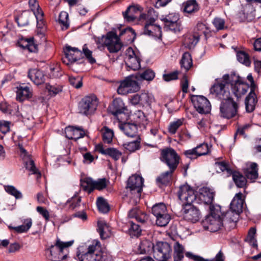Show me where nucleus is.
I'll return each mask as SVG.
<instances>
[{
    "mask_svg": "<svg viewBox=\"0 0 261 261\" xmlns=\"http://www.w3.org/2000/svg\"><path fill=\"white\" fill-rule=\"evenodd\" d=\"M140 89V85L133 76H128L121 81L117 89V92L121 95H126L129 93L138 91Z\"/></svg>",
    "mask_w": 261,
    "mask_h": 261,
    "instance_id": "ddd939ff",
    "label": "nucleus"
},
{
    "mask_svg": "<svg viewBox=\"0 0 261 261\" xmlns=\"http://www.w3.org/2000/svg\"><path fill=\"white\" fill-rule=\"evenodd\" d=\"M238 105L231 97L228 99L223 100L220 107V115L228 119L235 117L238 113Z\"/></svg>",
    "mask_w": 261,
    "mask_h": 261,
    "instance_id": "9d476101",
    "label": "nucleus"
},
{
    "mask_svg": "<svg viewBox=\"0 0 261 261\" xmlns=\"http://www.w3.org/2000/svg\"><path fill=\"white\" fill-rule=\"evenodd\" d=\"M215 166L217 169V172L226 171L228 176L231 175L233 173L232 170L229 168L228 164L225 162H216Z\"/></svg>",
    "mask_w": 261,
    "mask_h": 261,
    "instance_id": "79ce46f5",
    "label": "nucleus"
},
{
    "mask_svg": "<svg viewBox=\"0 0 261 261\" xmlns=\"http://www.w3.org/2000/svg\"><path fill=\"white\" fill-rule=\"evenodd\" d=\"M23 47L28 49L30 52L38 51V45L35 43L33 38L26 39Z\"/></svg>",
    "mask_w": 261,
    "mask_h": 261,
    "instance_id": "4d7b16f0",
    "label": "nucleus"
},
{
    "mask_svg": "<svg viewBox=\"0 0 261 261\" xmlns=\"http://www.w3.org/2000/svg\"><path fill=\"white\" fill-rule=\"evenodd\" d=\"M80 251L77 256L80 261H112V256L102 251L101 244L97 240L81 247Z\"/></svg>",
    "mask_w": 261,
    "mask_h": 261,
    "instance_id": "f257e3e1",
    "label": "nucleus"
},
{
    "mask_svg": "<svg viewBox=\"0 0 261 261\" xmlns=\"http://www.w3.org/2000/svg\"><path fill=\"white\" fill-rule=\"evenodd\" d=\"M197 261H224V256L222 252L220 250L219 252L216 254L215 257L211 259H204L201 256L197 255L196 257Z\"/></svg>",
    "mask_w": 261,
    "mask_h": 261,
    "instance_id": "680f3d73",
    "label": "nucleus"
},
{
    "mask_svg": "<svg viewBox=\"0 0 261 261\" xmlns=\"http://www.w3.org/2000/svg\"><path fill=\"white\" fill-rule=\"evenodd\" d=\"M16 88V99L17 100L23 101L25 99L32 97V91L30 87L22 84V85L17 87Z\"/></svg>",
    "mask_w": 261,
    "mask_h": 261,
    "instance_id": "a878e982",
    "label": "nucleus"
},
{
    "mask_svg": "<svg viewBox=\"0 0 261 261\" xmlns=\"http://www.w3.org/2000/svg\"><path fill=\"white\" fill-rule=\"evenodd\" d=\"M153 250L154 257L159 261H167L171 257L172 248L167 242H157Z\"/></svg>",
    "mask_w": 261,
    "mask_h": 261,
    "instance_id": "1a4fd4ad",
    "label": "nucleus"
},
{
    "mask_svg": "<svg viewBox=\"0 0 261 261\" xmlns=\"http://www.w3.org/2000/svg\"><path fill=\"white\" fill-rule=\"evenodd\" d=\"M174 261H182L184 257V247L178 242L174 243Z\"/></svg>",
    "mask_w": 261,
    "mask_h": 261,
    "instance_id": "473e14b6",
    "label": "nucleus"
},
{
    "mask_svg": "<svg viewBox=\"0 0 261 261\" xmlns=\"http://www.w3.org/2000/svg\"><path fill=\"white\" fill-rule=\"evenodd\" d=\"M141 12V7L138 5L129 6L126 10L123 13V15L125 20L127 21L132 22L134 21L140 15L141 18H145V14L140 15Z\"/></svg>",
    "mask_w": 261,
    "mask_h": 261,
    "instance_id": "412c9836",
    "label": "nucleus"
},
{
    "mask_svg": "<svg viewBox=\"0 0 261 261\" xmlns=\"http://www.w3.org/2000/svg\"><path fill=\"white\" fill-rule=\"evenodd\" d=\"M109 109L111 113L115 116L124 113L126 108L123 100L120 98L114 99L112 105L109 107Z\"/></svg>",
    "mask_w": 261,
    "mask_h": 261,
    "instance_id": "c85d7f7f",
    "label": "nucleus"
},
{
    "mask_svg": "<svg viewBox=\"0 0 261 261\" xmlns=\"http://www.w3.org/2000/svg\"><path fill=\"white\" fill-rule=\"evenodd\" d=\"M183 12L186 16L190 15L195 12L196 9V0H188L182 4Z\"/></svg>",
    "mask_w": 261,
    "mask_h": 261,
    "instance_id": "e433bc0d",
    "label": "nucleus"
},
{
    "mask_svg": "<svg viewBox=\"0 0 261 261\" xmlns=\"http://www.w3.org/2000/svg\"><path fill=\"white\" fill-rule=\"evenodd\" d=\"M46 89L50 95H56L62 91V86L59 85H51L49 84H46Z\"/></svg>",
    "mask_w": 261,
    "mask_h": 261,
    "instance_id": "8fccbe9b",
    "label": "nucleus"
},
{
    "mask_svg": "<svg viewBox=\"0 0 261 261\" xmlns=\"http://www.w3.org/2000/svg\"><path fill=\"white\" fill-rule=\"evenodd\" d=\"M245 201L241 193L236 194L230 204V210L234 212L241 213L243 211Z\"/></svg>",
    "mask_w": 261,
    "mask_h": 261,
    "instance_id": "393cba45",
    "label": "nucleus"
},
{
    "mask_svg": "<svg viewBox=\"0 0 261 261\" xmlns=\"http://www.w3.org/2000/svg\"><path fill=\"white\" fill-rule=\"evenodd\" d=\"M197 112L200 114H208L211 110V105L209 100L204 96L197 95Z\"/></svg>",
    "mask_w": 261,
    "mask_h": 261,
    "instance_id": "5701e85b",
    "label": "nucleus"
},
{
    "mask_svg": "<svg viewBox=\"0 0 261 261\" xmlns=\"http://www.w3.org/2000/svg\"><path fill=\"white\" fill-rule=\"evenodd\" d=\"M104 43L111 53L119 51L122 46L119 37L113 32H109L107 34Z\"/></svg>",
    "mask_w": 261,
    "mask_h": 261,
    "instance_id": "dca6fc26",
    "label": "nucleus"
},
{
    "mask_svg": "<svg viewBox=\"0 0 261 261\" xmlns=\"http://www.w3.org/2000/svg\"><path fill=\"white\" fill-rule=\"evenodd\" d=\"M97 105V99L95 95L85 96L79 103V112L87 116L90 115L95 111Z\"/></svg>",
    "mask_w": 261,
    "mask_h": 261,
    "instance_id": "9b49d317",
    "label": "nucleus"
},
{
    "mask_svg": "<svg viewBox=\"0 0 261 261\" xmlns=\"http://www.w3.org/2000/svg\"><path fill=\"white\" fill-rule=\"evenodd\" d=\"M139 140L140 138L139 137H137L135 140L124 143L123 146L129 151L134 152L140 147V142Z\"/></svg>",
    "mask_w": 261,
    "mask_h": 261,
    "instance_id": "de8ad7c7",
    "label": "nucleus"
},
{
    "mask_svg": "<svg viewBox=\"0 0 261 261\" xmlns=\"http://www.w3.org/2000/svg\"><path fill=\"white\" fill-rule=\"evenodd\" d=\"M97 206L99 211L102 213H107L109 211V205L103 197H99L97 199Z\"/></svg>",
    "mask_w": 261,
    "mask_h": 261,
    "instance_id": "c03bdc74",
    "label": "nucleus"
},
{
    "mask_svg": "<svg viewBox=\"0 0 261 261\" xmlns=\"http://www.w3.org/2000/svg\"><path fill=\"white\" fill-rule=\"evenodd\" d=\"M155 76V73L150 69H147L140 74V77L144 80L152 81Z\"/></svg>",
    "mask_w": 261,
    "mask_h": 261,
    "instance_id": "13d9d810",
    "label": "nucleus"
},
{
    "mask_svg": "<svg viewBox=\"0 0 261 261\" xmlns=\"http://www.w3.org/2000/svg\"><path fill=\"white\" fill-rule=\"evenodd\" d=\"M5 190L10 195L13 196L16 199H21L22 197L21 193L13 186H5Z\"/></svg>",
    "mask_w": 261,
    "mask_h": 261,
    "instance_id": "09e8293b",
    "label": "nucleus"
},
{
    "mask_svg": "<svg viewBox=\"0 0 261 261\" xmlns=\"http://www.w3.org/2000/svg\"><path fill=\"white\" fill-rule=\"evenodd\" d=\"M70 84L76 88H79L82 86V80L81 77L77 76L76 77L70 76L69 77Z\"/></svg>",
    "mask_w": 261,
    "mask_h": 261,
    "instance_id": "e2e57ef3",
    "label": "nucleus"
},
{
    "mask_svg": "<svg viewBox=\"0 0 261 261\" xmlns=\"http://www.w3.org/2000/svg\"><path fill=\"white\" fill-rule=\"evenodd\" d=\"M73 241L64 242L58 239L55 245L51 246L50 253L51 260L53 261H61L64 259L67 254L64 253V250L71 246Z\"/></svg>",
    "mask_w": 261,
    "mask_h": 261,
    "instance_id": "6e6552de",
    "label": "nucleus"
},
{
    "mask_svg": "<svg viewBox=\"0 0 261 261\" xmlns=\"http://www.w3.org/2000/svg\"><path fill=\"white\" fill-rule=\"evenodd\" d=\"M98 230L101 239H106L111 235L110 227L105 222H98Z\"/></svg>",
    "mask_w": 261,
    "mask_h": 261,
    "instance_id": "7c9ffc66",
    "label": "nucleus"
},
{
    "mask_svg": "<svg viewBox=\"0 0 261 261\" xmlns=\"http://www.w3.org/2000/svg\"><path fill=\"white\" fill-rule=\"evenodd\" d=\"M32 225V221L31 218H28L24 220L23 224L16 227L9 226L10 229L14 230L15 232L21 233L27 232L31 228Z\"/></svg>",
    "mask_w": 261,
    "mask_h": 261,
    "instance_id": "72a5a7b5",
    "label": "nucleus"
},
{
    "mask_svg": "<svg viewBox=\"0 0 261 261\" xmlns=\"http://www.w3.org/2000/svg\"><path fill=\"white\" fill-rule=\"evenodd\" d=\"M240 213L234 212L232 210L222 213V218L224 222H237L239 219Z\"/></svg>",
    "mask_w": 261,
    "mask_h": 261,
    "instance_id": "4c0bfd02",
    "label": "nucleus"
},
{
    "mask_svg": "<svg viewBox=\"0 0 261 261\" xmlns=\"http://www.w3.org/2000/svg\"><path fill=\"white\" fill-rule=\"evenodd\" d=\"M133 118L136 123L142 125L147 124V119L144 113L141 111H138L133 115Z\"/></svg>",
    "mask_w": 261,
    "mask_h": 261,
    "instance_id": "a18cd8bd",
    "label": "nucleus"
},
{
    "mask_svg": "<svg viewBox=\"0 0 261 261\" xmlns=\"http://www.w3.org/2000/svg\"><path fill=\"white\" fill-rule=\"evenodd\" d=\"M10 122L5 120H0V132L6 134L10 130Z\"/></svg>",
    "mask_w": 261,
    "mask_h": 261,
    "instance_id": "338daca9",
    "label": "nucleus"
},
{
    "mask_svg": "<svg viewBox=\"0 0 261 261\" xmlns=\"http://www.w3.org/2000/svg\"><path fill=\"white\" fill-rule=\"evenodd\" d=\"M102 135V139L105 143H110L112 142L114 136L113 131L107 126H104L101 129Z\"/></svg>",
    "mask_w": 261,
    "mask_h": 261,
    "instance_id": "37998d69",
    "label": "nucleus"
},
{
    "mask_svg": "<svg viewBox=\"0 0 261 261\" xmlns=\"http://www.w3.org/2000/svg\"><path fill=\"white\" fill-rule=\"evenodd\" d=\"M228 86V80H225L223 76L221 79H216L210 89V94L219 100L228 99L230 97Z\"/></svg>",
    "mask_w": 261,
    "mask_h": 261,
    "instance_id": "20e7f679",
    "label": "nucleus"
},
{
    "mask_svg": "<svg viewBox=\"0 0 261 261\" xmlns=\"http://www.w3.org/2000/svg\"><path fill=\"white\" fill-rule=\"evenodd\" d=\"M178 198L185 204L193 203L196 200V193L194 190L187 184L183 185L179 187L177 192Z\"/></svg>",
    "mask_w": 261,
    "mask_h": 261,
    "instance_id": "f3484780",
    "label": "nucleus"
},
{
    "mask_svg": "<svg viewBox=\"0 0 261 261\" xmlns=\"http://www.w3.org/2000/svg\"><path fill=\"white\" fill-rule=\"evenodd\" d=\"M180 64L181 68H184L186 71L190 69L192 66L193 62L191 55L189 53L186 52L182 55Z\"/></svg>",
    "mask_w": 261,
    "mask_h": 261,
    "instance_id": "c9c22d12",
    "label": "nucleus"
},
{
    "mask_svg": "<svg viewBox=\"0 0 261 261\" xmlns=\"http://www.w3.org/2000/svg\"><path fill=\"white\" fill-rule=\"evenodd\" d=\"M28 77L37 85H40L45 81L44 73L42 71L37 69H30L28 72Z\"/></svg>",
    "mask_w": 261,
    "mask_h": 261,
    "instance_id": "bb28decb",
    "label": "nucleus"
},
{
    "mask_svg": "<svg viewBox=\"0 0 261 261\" xmlns=\"http://www.w3.org/2000/svg\"><path fill=\"white\" fill-rule=\"evenodd\" d=\"M152 213L156 218V224L160 227L166 226L171 217L167 212V207L163 203L154 205L152 207Z\"/></svg>",
    "mask_w": 261,
    "mask_h": 261,
    "instance_id": "0eeeda50",
    "label": "nucleus"
},
{
    "mask_svg": "<svg viewBox=\"0 0 261 261\" xmlns=\"http://www.w3.org/2000/svg\"><path fill=\"white\" fill-rule=\"evenodd\" d=\"M136 220L142 224L147 222L149 220V216L145 212L140 211L138 214V216Z\"/></svg>",
    "mask_w": 261,
    "mask_h": 261,
    "instance_id": "774afa93",
    "label": "nucleus"
},
{
    "mask_svg": "<svg viewBox=\"0 0 261 261\" xmlns=\"http://www.w3.org/2000/svg\"><path fill=\"white\" fill-rule=\"evenodd\" d=\"M161 20L164 23V28L174 33L179 32L181 30L179 21V14L175 12L169 13L167 15H162Z\"/></svg>",
    "mask_w": 261,
    "mask_h": 261,
    "instance_id": "f8f14e48",
    "label": "nucleus"
},
{
    "mask_svg": "<svg viewBox=\"0 0 261 261\" xmlns=\"http://www.w3.org/2000/svg\"><path fill=\"white\" fill-rule=\"evenodd\" d=\"M130 227L128 229L129 234L132 236L138 237L141 233L142 230L139 225L132 221L129 222Z\"/></svg>",
    "mask_w": 261,
    "mask_h": 261,
    "instance_id": "3c124183",
    "label": "nucleus"
},
{
    "mask_svg": "<svg viewBox=\"0 0 261 261\" xmlns=\"http://www.w3.org/2000/svg\"><path fill=\"white\" fill-rule=\"evenodd\" d=\"M236 56L237 60L240 63L246 66H250L251 61L249 55L246 52L243 50L236 51Z\"/></svg>",
    "mask_w": 261,
    "mask_h": 261,
    "instance_id": "ea45409f",
    "label": "nucleus"
},
{
    "mask_svg": "<svg viewBox=\"0 0 261 261\" xmlns=\"http://www.w3.org/2000/svg\"><path fill=\"white\" fill-rule=\"evenodd\" d=\"M212 208L213 209L208 210L209 214L202 220L200 224L205 230L216 232L223 226L222 213L220 205H216L215 207L212 206Z\"/></svg>",
    "mask_w": 261,
    "mask_h": 261,
    "instance_id": "f03ea898",
    "label": "nucleus"
},
{
    "mask_svg": "<svg viewBox=\"0 0 261 261\" xmlns=\"http://www.w3.org/2000/svg\"><path fill=\"white\" fill-rule=\"evenodd\" d=\"M257 102V96L255 90H250L249 93L246 96L245 100L246 110L247 112H253Z\"/></svg>",
    "mask_w": 261,
    "mask_h": 261,
    "instance_id": "cd10ccee",
    "label": "nucleus"
},
{
    "mask_svg": "<svg viewBox=\"0 0 261 261\" xmlns=\"http://www.w3.org/2000/svg\"><path fill=\"white\" fill-rule=\"evenodd\" d=\"M141 106H148L150 105L152 101V96L148 93H142L140 94Z\"/></svg>",
    "mask_w": 261,
    "mask_h": 261,
    "instance_id": "5fc2aeb1",
    "label": "nucleus"
},
{
    "mask_svg": "<svg viewBox=\"0 0 261 261\" xmlns=\"http://www.w3.org/2000/svg\"><path fill=\"white\" fill-rule=\"evenodd\" d=\"M215 196V192L212 189L208 187H203L199 189L197 192V203L204 205L208 208V210L212 208V206L215 207L216 205H219L214 203Z\"/></svg>",
    "mask_w": 261,
    "mask_h": 261,
    "instance_id": "39448f33",
    "label": "nucleus"
},
{
    "mask_svg": "<svg viewBox=\"0 0 261 261\" xmlns=\"http://www.w3.org/2000/svg\"><path fill=\"white\" fill-rule=\"evenodd\" d=\"M83 53L90 63H95L96 61L92 56V52L88 49L86 44L83 47Z\"/></svg>",
    "mask_w": 261,
    "mask_h": 261,
    "instance_id": "0e129e2a",
    "label": "nucleus"
},
{
    "mask_svg": "<svg viewBox=\"0 0 261 261\" xmlns=\"http://www.w3.org/2000/svg\"><path fill=\"white\" fill-rule=\"evenodd\" d=\"M209 152L208 145L206 143H202L197 145V157L205 155Z\"/></svg>",
    "mask_w": 261,
    "mask_h": 261,
    "instance_id": "052dcab7",
    "label": "nucleus"
},
{
    "mask_svg": "<svg viewBox=\"0 0 261 261\" xmlns=\"http://www.w3.org/2000/svg\"><path fill=\"white\" fill-rule=\"evenodd\" d=\"M231 175L232 179L238 187L243 188L246 185V179L242 174L238 172H233Z\"/></svg>",
    "mask_w": 261,
    "mask_h": 261,
    "instance_id": "a19ab883",
    "label": "nucleus"
},
{
    "mask_svg": "<svg viewBox=\"0 0 261 261\" xmlns=\"http://www.w3.org/2000/svg\"><path fill=\"white\" fill-rule=\"evenodd\" d=\"M95 150L102 154L111 156L115 161L118 160L122 155V153L117 149L114 148H105L101 144H97L95 146Z\"/></svg>",
    "mask_w": 261,
    "mask_h": 261,
    "instance_id": "4be33fe9",
    "label": "nucleus"
},
{
    "mask_svg": "<svg viewBox=\"0 0 261 261\" xmlns=\"http://www.w3.org/2000/svg\"><path fill=\"white\" fill-rule=\"evenodd\" d=\"M160 159L169 169L175 170L179 163L180 157L174 149L168 147L161 150Z\"/></svg>",
    "mask_w": 261,
    "mask_h": 261,
    "instance_id": "423d86ee",
    "label": "nucleus"
},
{
    "mask_svg": "<svg viewBox=\"0 0 261 261\" xmlns=\"http://www.w3.org/2000/svg\"><path fill=\"white\" fill-rule=\"evenodd\" d=\"M246 177L251 181H254L258 177L257 164L255 163L251 164L250 167L244 172Z\"/></svg>",
    "mask_w": 261,
    "mask_h": 261,
    "instance_id": "2f4dec72",
    "label": "nucleus"
},
{
    "mask_svg": "<svg viewBox=\"0 0 261 261\" xmlns=\"http://www.w3.org/2000/svg\"><path fill=\"white\" fill-rule=\"evenodd\" d=\"M81 186L83 189L91 193L94 190V180L90 177H86L81 180Z\"/></svg>",
    "mask_w": 261,
    "mask_h": 261,
    "instance_id": "58836bf2",
    "label": "nucleus"
},
{
    "mask_svg": "<svg viewBox=\"0 0 261 261\" xmlns=\"http://www.w3.org/2000/svg\"><path fill=\"white\" fill-rule=\"evenodd\" d=\"M59 22L61 25L62 30H66L69 28L68 14L67 12L62 11L60 13L59 18Z\"/></svg>",
    "mask_w": 261,
    "mask_h": 261,
    "instance_id": "49530a36",
    "label": "nucleus"
},
{
    "mask_svg": "<svg viewBox=\"0 0 261 261\" xmlns=\"http://www.w3.org/2000/svg\"><path fill=\"white\" fill-rule=\"evenodd\" d=\"M143 185V178L138 175H132L127 181L126 189H129L134 197L139 198L142 190Z\"/></svg>",
    "mask_w": 261,
    "mask_h": 261,
    "instance_id": "2eb2a0df",
    "label": "nucleus"
},
{
    "mask_svg": "<svg viewBox=\"0 0 261 261\" xmlns=\"http://www.w3.org/2000/svg\"><path fill=\"white\" fill-rule=\"evenodd\" d=\"M120 127L128 137L131 138L139 137L137 135L138 127L135 123H124L121 124Z\"/></svg>",
    "mask_w": 261,
    "mask_h": 261,
    "instance_id": "c756f323",
    "label": "nucleus"
},
{
    "mask_svg": "<svg viewBox=\"0 0 261 261\" xmlns=\"http://www.w3.org/2000/svg\"><path fill=\"white\" fill-rule=\"evenodd\" d=\"M193 203L185 204L184 205V214L187 215V216H191L193 215L195 217L196 209Z\"/></svg>",
    "mask_w": 261,
    "mask_h": 261,
    "instance_id": "bf43d9fd",
    "label": "nucleus"
},
{
    "mask_svg": "<svg viewBox=\"0 0 261 261\" xmlns=\"http://www.w3.org/2000/svg\"><path fill=\"white\" fill-rule=\"evenodd\" d=\"M155 19L150 18L147 20L144 26V34L158 38L162 37L161 28L154 24Z\"/></svg>",
    "mask_w": 261,
    "mask_h": 261,
    "instance_id": "aec40b11",
    "label": "nucleus"
},
{
    "mask_svg": "<svg viewBox=\"0 0 261 261\" xmlns=\"http://www.w3.org/2000/svg\"><path fill=\"white\" fill-rule=\"evenodd\" d=\"M225 80H228L232 93L237 98L245 94L249 89V86L245 79L234 72L226 74L223 75Z\"/></svg>",
    "mask_w": 261,
    "mask_h": 261,
    "instance_id": "7ed1b4c3",
    "label": "nucleus"
},
{
    "mask_svg": "<svg viewBox=\"0 0 261 261\" xmlns=\"http://www.w3.org/2000/svg\"><path fill=\"white\" fill-rule=\"evenodd\" d=\"M34 14L37 19V26L38 28L43 29L45 27V22L43 19V12H36Z\"/></svg>",
    "mask_w": 261,
    "mask_h": 261,
    "instance_id": "69168bd1",
    "label": "nucleus"
},
{
    "mask_svg": "<svg viewBox=\"0 0 261 261\" xmlns=\"http://www.w3.org/2000/svg\"><path fill=\"white\" fill-rule=\"evenodd\" d=\"M183 121V119H179L171 122L168 126V132L171 134H175L179 127L182 125Z\"/></svg>",
    "mask_w": 261,
    "mask_h": 261,
    "instance_id": "603ef678",
    "label": "nucleus"
},
{
    "mask_svg": "<svg viewBox=\"0 0 261 261\" xmlns=\"http://www.w3.org/2000/svg\"><path fill=\"white\" fill-rule=\"evenodd\" d=\"M65 134L68 139L76 141L79 139L83 138L85 135V133L81 128L68 126L65 129Z\"/></svg>",
    "mask_w": 261,
    "mask_h": 261,
    "instance_id": "b1692460",
    "label": "nucleus"
},
{
    "mask_svg": "<svg viewBox=\"0 0 261 261\" xmlns=\"http://www.w3.org/2000/svg\"><path fill=\"white\" fill-rule=\"evenodd\" d=\"M81 201V197L75 195L66 202V205L69 206V208L74 210L80 206Z\"/></svg>",
    "mask_w": 261,
    "mask_h": 261,
    "instance_id": "864d4df0",
    "label": "nucleus"
},
{
    "mask_svg": "<svg viewBox=\"0 0 261 261\" xmlns=\"http://www.w3.org/2000/svg\"><path fill=\"white\" fill-rule=\"evenodd\" d=\"M124 62L128 70L135 71L141 67L140 54L136 53L131 47H128L125 51Z\"/></svg>",
    "mask_w": 261,
    "mask_h": 261,
    "instance_id": "4468645a",
    "label": "nucleus"
},
{
    "mask_svg": "<svg viewBox=\"0 0 261 261\" xmlns=\"http://www.w3.org/2000/svg\"><path fill=\"white\" fill-rule=\"evenodd\" d=\"M65 57L62 58L63 62L69 65L83 58V53L78 48L67 46L64 49Z\"/></svg>",
    "mask_w": 261,
    "mask_h": 261,
    "instance_id": "a211bd4d",
    "label": "nucleus"
},
{
    "mask_svg": "<svg viewBox=\"0 0 261 261\" xmlns=\"http://www.w3.org/2000/svg\"><path fill=\"white\" fill-rule=\"evenodd\" d=\"M109 181L105 178L98 179L97 180H94V190L96 189L99 191L105 189L108 186Z\"/></svg>",
    "mask_w": 261,
    "mask_h": 261,
    "instance_id": "6e6d98bb",
    "label": "nucleus"
},
{
    "mask_svg": "<svg viewBox=\"0 0 261 261\" xmlns=\"http://www.w3.org/2000/svg\"><path fill=\"white\" fill-rule=\"evenodd\" d=\"M175 170L169 169L168 171L162 173L156 178V181L163 185H167L172 179L173 172Z\"/></svg>",
    "mask_w": 261,
    "mask_h": 261,
    "instance_id": "f704fd0d",
    "label": "nucleus"
},
{
    "mask_svg": "<svg viewBox=\"0 0 261 261\" xmlns=\"http://www.w3.org/2000/svg\"><path fill=\"white\" fill-rule=\"evenodd\" d=\"M21 155L23 158L26 169L30 172V174H36V178L38 179L41 177V174L35 165L34 162L28 154L27 151L23 148L22 145H19Z\"/></svg>",
    "mask_w": 261,
    "mask_h": 261,
    "instance_id": "6ab92c4d",
    "label": "nucleus"
}]
</instances>
